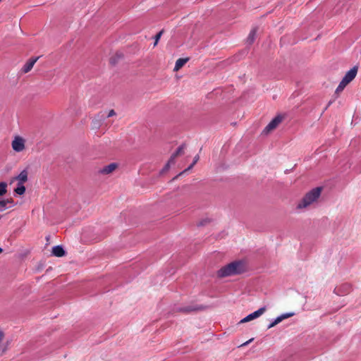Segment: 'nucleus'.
<instances>
[{"instance_id": "nucleus-1", "label": "nucleus", "mask_w": 361, "mask_h": 361, "mask_svg": "<svg viewBox=\"0 0 361 361\" xmlns=\"http://www.w3.org/2000/svg\"><path fill=\"white\" fill-rule=\"evenodd\" d=\"M245 270V264L242 261H234L224 267L218 271L217 276L219 278H224L243 273Z\"/></svg>"}, {"instance_id": "nucleus-2", "label": "nucleus", "mask_w": 361, "mask_h": 361, "mask_svg": "<svg viewBox=\"0 0 361 361\" xmlns=\"http://www.w3.org/2000/svg\"><path fill=\"white\" fill-rule=\"evenodd\" d=\"M322 192V188H316L308 192L298 204V209H305L317 202Z\"/></svg>"}, {"instance_id": "nucleus-3", "label": "nucleus", "mask_w": 361, "mask_h": 361, "mask_svg": "<svg viewBox=\"0 0 361 361\" xmlns=\"http://www.w3.org/2000/svg\"><path fill=\"white\" fill-rule=\"evenodd\" d=\"M284 117L281 115L276 116L274 119H272L270 123L265 127L263 130V133L265 134H268L270 132L273 131L276 129L278 126L283 121Z\"/></svg>"}, {"instance_id": "nucleus-4", "label": "nucleus", "mask_w": 361, "mask_h": 361, "mask_svg": "<svg viewBox=\"0 0 361 361\" xmlns=\"http://www.w3.org/2000/svg\"><path fill=\"white\" fill-rule=\"evenodd\" d=\"M184 148H185V147H184L183 145L180 146V147L177 149V150L176 151V152H174V153L171 156V157H170V159H169V161L167 162V164L165 165V166L164 167V169H163V170H162V171H163V172H164V171H167L169 169V168H170L171 165V164H174L175 161H176V159L178 156H180V155H181V154H183V152H184Z\"/></svg>"}, {"instance_id": "nucleus-5", "label": "nucleus", "mask_w": 361, "mask_h": 361, "mask_svg": "<svg viewBox=\"0 0 361 361\" xmlns=\"http://www.w3.org/2000/svg\"><path fill=\"white\" fill-rule=\"evenodd\" d=\"M25 141L23 137L20 136L15 137L11 143L13 149L17 152L23 151L25 149Z\"/></svg>"}, {"instance_id": "nucleus-6", "label": "nucleus", "mask_w": 361, "mask_h": 361, "mask_svg": "<svg viewBox=\"0 0 361 361\" xmlns=\"http://www.w3.org/2000/svg\"><path fill=\"white\" fill-rule=\"evenodd\" d=\"M265 311H266L265 307H261L258 310L250 314L249 315H247V317H245V318L241 319L240 323V324L245 323V322H250L253 319H255L259 317L261 315H262L265 312Z\"/></svg>"}, {"instance_id": "nucleus-7", "label": "nucleus", "mask_w": 361, "mask_h": 361, "mask_svg": "<svg viewBox=\"0 0 361 361\" xmlns=\"http://www.w3.org/2000/svg\"><path fill=\"white\" fill-rule=\"evenodd\" d=\"M15 206V202L13 198H7L0 200V212H4L7 209H10Z\"/></svg>"}, {"instance_id": "nucleus-8", "label": "nucleus", "mask_w": 361, "mask_h": 361, "mask_svg": "<svg viewBox=\"0 0 361 361\" xmlns=\"http://www.w3.org/2000/svg\"><path fill=\"white\" fill-rule=\"evenodd\" d=\"M118 168V164L116 163H111L107 166H104L99 169V173L104 175H109L112 173Z\"/></svg>"}, {"instance_id": "nucleus-9", "label": "nucleus", "mask_w": 361, "mask_h": 361, "mask_svg": "<svg viewBox=\"0 0 361 361\" xmlns=\"http://www.w3.org/2000/svg\"><path fill=\"white\" fill-rule=\"evenodd\" d=\"M357 73V68L356 66H354L353 68H351L350 71H348L345 76L343 77V80L345 82H347L348 84L354 80Z\"/></svg>"}, {"instance_id": "nucleus-10", "label": "nucleus", "mask_w": 361, "mask_h": 361, "mask_svg": "<svg viewBox=\"0 0 361 361\" xmlns=\"http://www.w3.org/2000/svg\"><path fill=\"white\" fill-rule=\"evenodd\" d=\"M38 59L39 57L30 59L22 68V72L27 73L30 71Z\"/></svg>"}, {"instance_id": "nucleus-11", "label": "nucleus", "mask_w": 361, "mask_h": 361, "mask_svg": "<svg viewBox=\"0 0 361 361\" xmlns=\"http://www.w3.org/2000/svg\"><path fill=\"white\" fill-rule=\"evenodd\" d=\"M188 58L178 59L176 62L173 71H178V70H180L188 61Z\"/></svg>"}, {"instance_id": "nucleus-12", "label": "nucleus", "mask_w": 361, "mask_h": 361, "mask_svg": "<svg viewBox=\"0 0 361 361\" xmlns=\"http://www.w3.org/2000/svg\"><path fill=\"white\" fill-rule=\"evenodd\" d=\"M52 254L56 257H63L65 255V250L59 245L54 246L52 248Z\"/></svg>"}, {"instance_id": "nucleus-13", "label": "nucleus", "mask_w": 361, "mask_h": 361, "mask_svg": "<svg viewBox=\"0 0 361 361\" xmlns=\"http://www.w3.org/2000/svg\"><path fill=\"white\" fill-rule=\"evenodd\" d=\"M19 181L18 184H23L27 180V171L23 170L20 173L16 178Z\"/></svg>"}, {"instance_id": "nucleus-14", "label": "nucleus", "mask_w": 361, "mask_h": 361, "mask_svg": "<svg viewBox=\"0 0 361 361\" xmlns=\"http://www.w3.org/2000/svg\"><path fill=\"white\" fill-rule=\"evenodd\" d=\"M348 85V83L342 79L338 86L337 87L335 93L337 94H340Z\"/></svg>"}, {"instance_id": "nucleus-15", "label": "nucleus", "mask_w": 361, "mask_h": 361, "mask_svg": "<svg viewBox=\"0 0 361 361\" xmlns=\"http://www.w3.org/2000/svg\"><path fill=\"white\" fill-rule=\"evenodd\" d=\"M348 85V83L342 79L338 86L337 87L335 93L337 94H340Z\"/></svg>"}, {"instance_id": "nucleus-16", "label": "nucleus", "mask_w": 361, "mask_h": 361, "mask_svg": "<svg viewBox=\"0 0 361 361\" xmlns=\"http://www.w3.org/2000/svg\"><path fill=\"white\" fill-rule=\"evenodd\" d=\"M348 85V83L342 79L338 86L337 87L335 93L337 94H340Z\"/></svg>"}, {"instance_id": "nucleus-17", "label": "nucleus", "mask_w": 361, "mask_h": 361, "mask_svg": "<svg viewBox=\"0 0 361 361\" xmlns=\"http://www.w3.org/2000/svg\"><path fill=\"white\" fill-rule=\"evenodd\" d=\"M256 32H257V30L255 28L252 29L250 31V32L247 37V41L249 44L253 43L255 38Z\"/></svg>"}, {"instance_id": "nucleus-18", "label": "nucleus", "mask_w": 361, "mask_h": 361, "mask_svg": "<svg viewBox=\"0 0 361 361\" xmlns=\"http://www.w3.org/2000/svg\"><path fill=\"white\" fill-rule=\"evenodd\" d=\"M15 192L18 195H23L25 192V187L23 184H18V187L15 189Z\"/></svg>"}, {"instance_id": "nucleus-19", "label": "nucleus", "mask_w": 361, "mask_h": 361, "mask_svg": "<svg viewBox=\"0 0 361 361\" xmlns=\"http://www.w3.org/2000/svg\"><path fill=\"white\" fill-rule=\"evenodd\" d=\"M6 188H7V184L6 183H4V182L0 183V196H2L6 193V192H7Z\"/></svg>"}, {"instance_id": "nucleus-20", "label": "nucleus", "mask_w": 361, "mask_h": 361, "mask_svg": "<svg viewBox=\"0 0 361 361\" xmlns=\"http://www.w3.org/2000/svg\"><path fill=\"white\" fill-rule=\"evenodd\" d=\"M199 159H200L199 155H196V156L194 157L193 162H192V164L188 166V169H186L185 170V171H187L190 170V169H192V168L195 165V164L198 161Z\"/></svg>"}, {"instance_id": "nucleus-21", "label": "nucleus", "mask_w": 361, "mask_h": 361, "mask_svg": "<svg viewBox=\"0 0 361 361\" xmlns=\"http://www.w3.org/2000/svg\"><path fill=\"white\" fill-rule=\"evenodd\" d=\"M281 322V319L279 318V317H278L272 323H271L269 325L268 329H271V328L275 326L276 325L279 324Z\"/></svg>"}, {"instance_id": "nucleus-22", "label": "nucleus", "mask_w": 361, "mask_h": 361, "mask_svg": "<svg viewBox=\"0 0 361 361\" xmlns=\"http://www.w3.org/2000/svg\"><path fill=\"white\" fill-rule=\"evenodd\" d=\"M293 315H294V313H286V314H283L279 316V318H281V322H282L283 319L289 318Z\"/></svg>"}, {"instance_id": "nucleus-23", "label": "nucleus", "mask_w": 361, "mask_h": 361, "mask_svg": "<svg viewBox=\"0 0 361 361\" xmlns=\"http://www.w3.org/2000/svg\"><path fill=\"white\" fill-rule=\"evenodd\" d=\"M164 31L163 30H161L159 32H158L157 34V35L155 36V42H154V46H156L158 43V41L159 40L161 35L163 34Z\"/></svg>"}, {"instance_id": "nucleus-24", "label": "nucleus", "mask_w": 361, "mask_h": 361, "mask_svg": "<svg viewBox=\"0 0 361 361\" xmlns=\"http://www.w3.org/2000/svg\"><path fill=\"white\" fill-rule=\"evenodd\" d=\"M116 114L114 109H111L109 111L107 117H111L115 116Z\"/></svg>"}, {"instance_id": "nucleus-25", "label": "nucleus", "mask_w": 361, "mask_h": 361, "mask_svg": "<svg viewBox=\"0 0 361 361\" xmlns=\"http://www.w3.org/2000/svg\"><path fill=\"white\" fill-rule=\"evenodd\" d=\"M341 288H344V290H345L344 292H345V294H346L348 293V290L350 289V286L345 284V285H343Z\"/></svg>"}, {"instance_id": "nucleus-26", "label": "nucleus", "mask_w": 361, "mask_h": 361, "mask_svg": "<svg viewBox=\"0 0 361 361\" xmlns=\"http://www.w3.org/2000/svg\"><path fill=\"white\" fill-rule=\"evenodd\" d=\"M341 288H335L334 292H335L336 293H337V294H340V293H341V294H345V292H341Z\"/></svg>"}, {"instance_id": "nucleus-27", "label": "nucleus", "mask_w": 361, "mask_h": 361, "mask_svg": "<svg viewBox=\"0 0 361 361\" xmlns=\"http://www.w3.org/2000/svg\"><path fill=\"white\" fill-rule=\"evenodd\" d=\"M253 341V338L250 339L249 341H246L245 343H243L240 346H246L250 342Z\"/></svg>"}, {"instance_id": "nucleus-28", "label": "nucleus", "mask_w": 361, "mask_h": 361, "mask_svg": "<svg viewBox=\"0 0 361 361\" xmlns=\"http://www.w3.org/2000/svg\"><path fill=\"white\" fill-rule=\"evenodd\" d=\"M93 125L94 128H98L99 126V123L97 122L96 121H93Z\"/></svg>"}, {"instance_id": "nucleus-29", "label": "nucleus", "mask_w": 361, "mask_h": 361, "mask_svg": "<svg viewBox=\"0 0 361 361\" xmlns=\"http://www.w3.org/2000/svg\"><path fill=\"white\" fill-rule=\"evenodd\" d=\"M4 338V334L1 331H0V343L2 341Z\"/></svg>"}, {"instance_id": "nucleus-30", "label": "nucleus", "mask_w": 361, "mask_h": 361, "mask_svg": "<svg viewBox=\"0 0 361 361\" xmlns=\"http://www.w3.org/2000/svg\"><path fill=\"white\" fill-rule=\"evenodd\" d=\"M3 252L2 248L0 247V254Z\"/></svg>"}]
</instances>
